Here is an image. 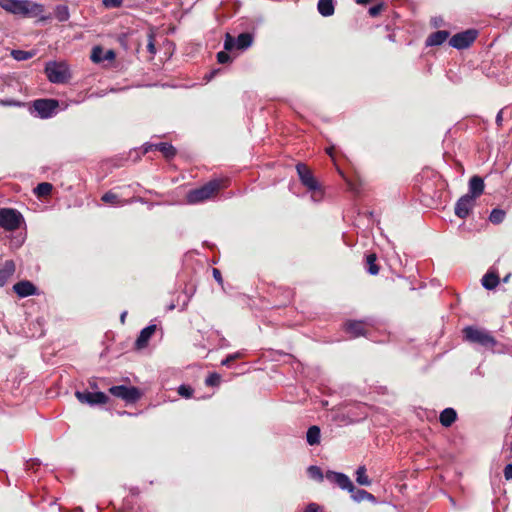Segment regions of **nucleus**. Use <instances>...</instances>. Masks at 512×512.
Returning a JSON list of instances; mask_svg holds the SVG:
<instances>
[{
  "label": "nucleus",
  "instance_id": "obj_37",
  "mask_svg": "<svg viewBox=\"0 0 512 512\" xmlns=\"http://www.w3.org/2000/svg\"><path fill=\"white\" fill-rule=\"evenodd\" d=\"M220 375L216 372L210 373L208 377L205 379V384L207 386H217L220 383Z\"/></svg>",
  "mask_w": 512,
  "mask_h": 512
},
{
  "label": "nucleus",
  "instance_id": "obj_45",
  "mask_svg": "<svg viewBox=\"0 0 512 512\" xmlns=\"http://www.w3.org/2000/svg\"><path fill=\"white\" fill-rule=\"evenodd\" d=\"M212 275L216 282H218L219 284L223 283V278H222L220 270L213 268Z\"/></svg>",
  "mask_w": 512,
  "mask_h": 512
},
{
  "label": "nucleus",
  "instance_id": "obj_53",
  "mask_svg": "<svg viewBox=\"0 0 512 512\" xmlns=\"http://www.w3.org/2000/svg\"><path fill=\"white\" fill-rule=\"evenodd\" d=\"M215 73H216V71H212V72L210 73V76H209V78H208V79L210 80V79L214 76V74H215Z\"/></svg>",
  "mask_w": 512,
  "mask_h": 512
},
{
  "label": "nucleus",
  "instance_id": "obj_10",
  "mask_svg": "<svg viewBox=\"0 0 512 512\" xmlns=\"http://www.w3.org/2000/svg\"><path fill=\"white\" fill-rule=\"evenodd\" d=\"M75 396L81 403H86L90 406L106 404L109 400L108 396L104 392H101V391H97V392H90L87 390L76 391Z\"/></svg>",
  "mask_w": 512,
  "mask_h": 512
},
{
  "label": "nucleus",
  "instance_id": "obj_36",
  "mask_svg": "<svg viewBox=\"0 0 512 512\" xmlns=\"http://www.w3.org/2000/svg\"><path fill=\"white\" fill-rule=\"evenodd\" d=\"M178 394L184 398H191L193 395V388L190 385L187 384H181L178 387Z\"/></svg>",
  "mask_w": 512,
  "mask_h": 512
},
{
  "label": "nucleus",
  "instance_id": "obj_48",
  "mask_svg": "<svg viewBox=\"0 0 512 512\" xmlns=\"http://www.w3.org/2000/svg\"><path fill=\"white\" fill-rule=\"evenodd\" d=\"M502 120H503V118H502V110H500L497 113V115H496V123H497V125H501L502 124Z\"/></svg>",
  "mask_w": 512,
  "mask_h": 512
},
{
  "label": "nucleus",
  "instance_id": "obj_9",
  "mask_svg": "<svg viewBox=\"0 0 512 512\" xmlns=\"http://www.w3.org/2000/svg\"><path fill=\"white\" fill-rule=\"evenodd\" d=\"M109 392L127 403H135L141 397L140 390L134 386L116 385L110 387Z\"/></svg>",
  "mask_w": 512,
  "mask_h": 512
},
{
  "label": "nucleus",
  "instance_id": "obj_6",
  "mask_svg": "<svg viewBox=\"0 0 512 512\" xmlns=\"http://www.w3.org/2000/svg\"><path fill=\"white\" fill-rule=\"evenodd\" d=\"M59 101L52 98L37 99L32 103L31 113L40 119H49L57 114Z\"/></svg>",
  "mask_w": 512,
  "mask_h": 512
},
{
  "label": "nucleus",
  "instance_id": "obj_38",
  "mask_svg": "<svg viewBox=\"0 0 512 512\" xmlns=\"http://www.w3.org/2000/svg\"><path fill=\"white\" fill-rule=\"evenodd\" d=\"M147 50L151 55L156 54L155 35L153 32L148 33Z\"/></svg>",
  "mask_w": 512,
  "mask_h": 512
},
{
  "label": "nucleus",
  "instance_id": "obj_22",
  "mask_svg": "<svg viewBox=\"0 0 512 512\" xmlns=\"http://www.w3.org/2000/svg\"><path fill=\"white\" fill-rule=\"evenodd\" d=\"M306 441L310 446L320 444L321 441V430L317 425H312L306 432Z\"/></svg>",
  "mask_w": 512,
  "mask_h": 512
},
{
  "label": "nucleus",
  "instance_id": "obj_46",
  "mask_svg": "<svg viewBox=\"0 0 512 512\" xmlns=\"http://www.w3.org/2000/svg\"><path fill=\"white\" fill-rule=\"evenodd\" d=\"M104 60H112L115 58V52L113 50H107L103 56Z\"/></svg>",
  "mask_w": 512,
  "mask_h": 512
},
{
  "label": "nucleus",
  "instance_id": "obj_25",
  "mask_svg": "<svg viewBox=\"0 0 512 512\" xmlns=\"http://www.w3.org/2000/svg\"><path fill=\"white\" fill-rule=\"evenodd\" d=\"M54 16L59 22H66L70 18V10L67 5L59 4L54 8Z\"/></svg>",
  "mask_w": 512,
  "mask_h": 512
},
{
  "label": "nucleus",
  "instance_id": "obj_18",
  "mask_svg": "<svg viewBox=\"0 0 512 512\" xmlns=\"http://www.w3.org/2000/svg\"><path fill=\"white\" fill-rule=\"evenodd\" d=\"M345 331L353 338L365 335V327L363 321L351 320L345 323Z\"/></svg>",
  "mask_w": 512,
  "mask_h": 512
},
{
  "label": "nucleus",
  "instance_id": "obj_50",
  "mask_svg": "<svg viewBox=\"0 0 512 512\" xmlns=\"http://www.w3.org/2000/svg\"><path fill=\"white\" fill-rule=\"evenodd\" d=\"M370 0H356V3L357 4H360V5H365L369 2Z\"/></svg>",
  "mask_w": 512,
  "mask_h": 512
},
{
  "label": "nucleus",
  "instance_id": "obj_40",
  "mask_svg": "<svg viewBox=\"0 0 512 512\" xmlns=\"http://www.w3.org/2000/svg\"><path fill=\"white\" fill-rule=\"evenodd\" d=\"M217 61L220 64H226L231 62V57L226 51H220L217 53Z\"/></svg>",
  "mask_w": 512,
  "mask_h": 512
},
{
  "label": "nucleus",
  "instance_id": "obj_51",
  "mask_svg": "<svg viewBox=\"0 0 512 512\" xmlns=\"http://www.w3.org/2000/svg\"><path fill=\"white\" fill-rule=\"evenodd\" d=\"M174 308H175V305H174V304H170V305L168 306V310H173Z\"/></svg>",
  "mask_w": 512,
  "mask_h": 512
},
{
  "label": "nucleus",
  "instance_id": "obj_5",
  "mask_svg": "<svg viewBox=\"0 0 512 512\" xmlns=\"http://www.w3.org/2000/svg\"><path fill=\"white\" fill-rule=\"evenodd\" d=\"M296 172L301 184L312 194L311 198L314 200L316 193H319L322 196L321 186L318 180L314 177L312 171L309 167L299 162L296 164Z\"/></svg>",
  "mask_w": 512,
  "mask_h": 512
},
{
  "label": "nucleus",
  "instance_id": "obj_56",
  "mask_svg": "<svg viewBox=\"0 0 512 512\" xmlns=\"http://www.w3.org/2000/svg\"><path fill=\"white\" fill-rule=\"evenodd\" d=\"M508 279H509V276L507 275V276L503 279V281H504V282H507V281H508Z\"/></svg>",
  "mask_w": 512,
  "mask_h": 512
},
{
  "label": "nucleus",
  "instance_id": "obj_58",
  "mask_svg": "<svg viewBox=\"0 0 512 512\" xmlns=\"http://www.w3.org/2000/svg\"><path fill=\"white\" fill-rule=\"evenodd\" d=\"M437 23H439V20H436V22L434 23V26H437L438 25Z\"/></svg>",
  "mask_w": 512,
  "mask_h": 512
},
{
  "label": "nucleus",
  "instance_id": "obj_52",
  "mask_svg": "<svg viewBox=\"0 0 512 512\" xmlns=\"http://www.w3.org/2000/svg\"><path fill=\"white\" fill-rule=\"evenodd\" d=\"M450 502H451V504H452L454 507L456 506V502H455V500H454L453 498H450Z\"/></svg>",
  "mask_w": 512,
  "mask_h": 512
},
{
  "label": "nucleus",
  "instance_id": "obj_35",
  "mask_svg": "<svg viewBox=\"0 0 512 512\" xmlns=\"http://www.w3.org/2000/svg\"><path fill=\"white\" fill-rule=\"evenodd\" d=\"M103 56H104V51L100 46L93 47L92 53H91V60L94 63L102 62L104 60Z\"/></svg>",
  "mask_w": 512,
  "mask_h": 512
},
{
  "label": "nucleus",
  "instance_id": "obj_7",
  "mask_svg": "<svg viewBox=\"0 0 512 512\" xmlns=\"http://www.w3.org/2000/svg\"><path fill=\"white\" fill-rule=\"evenodd\" d=\"M24 222L23 215L13 208L0 209V227L6 231H15Z\"/></svg>",
  "mask_w": 512,
  "mask_h": 512
},
{
  "label": "nucleus",
  "instance_id": "obj_4",
  "mask_svg": "<svg viewBox=\"0 0 512 512\" xmlns=\"http://www.w3.org/2000/svg\"><path fill=\"white\" fill-rule=\"evenodd\" d=\"M44 72L54 84H64L71 77L69 66L65 62L49 61L45 64Z\"/></svg>",
  "mask_w": 512,
  "mask_h": 512
},
{
  "label": "nucleus",
  "instance_id": "obj_13",
  "mask_svg": "<svg viewBox=\"0 0 512 512\" xmlns=\"http://www.w3.org/2000/svg\"><path fill=\"white\" fill-rule=\"evenodd\" d=\"M160 151L163 156L167 159H171L176 155V149L175 147L168 143V142H160V143H146L144 145V151L143 153H148L150 151Z\"/></svg>",
  "mask_w": 512,
  "mask_h": 512
},
{
  "label": "nucleus",
  "instance_id": "obj_30",
  "mask_svg": "<svg viewBox=\"0 0 512 512\" xmlns=\"http://www.w3.org/2000/svg\"><path fill=\"white\" fill-rule=\"evenodd\" d=\"M307 474L311 479L317 482H322L325 478V474L322 472L321 468L316 465H310L307 468Z\"/></svg>",
  "mask_w": 512,
  "mask_h": 512
},
{
  "label": "nucleus",
  "instance_id": "obj_20",
  "mask_svg": "<svg viewBox=\"0 0 512 512\" xmlns=\"http://www.w3.org/2000/svg\"><path fill=\"white\" fill-rule=\"evenodd\" d=\"M457 419V412L454 408L448 407L441 411L439 421L443 427H450Z\"/></svg>",
  "mask_w": 512,
  "mask_h": 512
},
{
  "label": "nucleus",
  "instance_id": "obj_54",
  "mask_svg": "<svg viewBox=\"0 0 512 512\" xmlns=\"http://www.w3.org/2000/svg\"><path fill=\"white\" fill-rule=\"evenodd\" d=\"M332 150H333V148H328V149H327V153H328L329 155H332Z\"/></svg>",
  "mask_w": 512,
  "mask_h": 512
},
{
  "label": "nucleus",
  "instance_id": "obj_31",
  "mask_svg": "<svg viewBox=\"0 0 512 512\" xmlns=\"http://www.w3.org/2000/svg\"><path fill=\"white\" fill-rule=\"evenodd\" d=\"M102 201L105 202V203H109V204H112V205H115V206H122L124 205L127 201H123V200H120L118 195L109 191V192H106L103 196H102Z\"/></svg>",
  "mask_w": 512,
  "mask_h": 512
},
{
  "label": "nucleus",
  "instance_id": "obj_16",
  "mask_svg": "<svg viewBox=\"0 0 512 512\" xmlns=\"http://www.w3.org/2000/svg\"><path fill=\"white\" fill-rule=\"evenodd\" d=\"M16 266L13 260H6L0 267V287H4L14 275Z\"/></svg>",
  "mask_w": 512,
  "mask_h": 512
},
{
  "label": "nucleus",
  "instance_id": "obj_17",
  "mask_svg": "<svg viewBox=\"0 0 512 512\" xmlns=\"http://www.w3.org/2000/svg\"><path fill=\"white\" fill-rule=\"evenodd\" d=\"M484 181L480 176H473L469 180V191L467 195L477 199L484 192Z\"/></svg>",
  "mask_w": 512,
  "mask_h": 512
},
{
  "label": "nucleus",
  "instance_id": "obj_59",
  "mask_svg": "<svg viewBox=\"0 0 512 512\" xmlns=\"http://www.w3.org/2000/svg\"><path fill=\"white\" fill-rule=\"evenodd\" d=\"M437 23H439V20H436V22L434 23V26H437L438 25Z\"/></svg>",
  "mask_w": 512,
  "mask_h": 512
},
{
  "label": "nucleus",
  "instance_id": "obj_47",
  "mask_svg": "<svg viewBox=\"0 0 512 512\" xmlns=\"http://www.w3.org/2000/svg\"><path fill=\"white\" fill-rule=\"evenodd\" d=\"M2 104L6 105V106H20L21 105L20 102L15 101V100H5V101H2Z\"/></svg>",
  "mask_w": 512,
  "mask_h": 512
},
{
  "label": "nucleus",
  "instance_id": "obj_12",
  "mask_svg": "<svg viewBox=\"0 0 512 512\" xmlns=\"http://www.w3.org/2000/svg\"><path fill=\"white\" fill-rule=\"evenodd\" d=\"M475 204L476 199H474L473 196L465 194L457 200L454 207V213L457 217L461 219H466L469 216Z\"/></svg>",
  "mask_w": 512,
  "mask_h": 512
},
{
  "label": "nucleus",
  "instance_id": "obj_14",
  "mask_svg": "<svg viewBox=\"0 0 512 512\" xmlns=\"http://www.w3.org/2000/svg\"><path fill=\"white\" fill-rule=\"evenodd\" d=\"M13 291L20 298H26L38 294L37 287L28 280H21L14 284Z\"/></svg>",
  "mask_w": 512,
  "mask_h": 512
},
{
  "label": "nucleus",
  "instance_id": "obj_43",
  "mask_svg": "<svg viewBox=\"0 0 512 512\" xmlns=\"http://www.w3.org/2000/svg\"><path fill=\"white\" fill-rule=\"evenodd\" d=\"M503 473L506 480H512V462L504 467Z\"/></svg>",
  "mask_w": 512,
  "mask_h": 512
},
{
  "label": "nucleus",
  "instance_id": "obj_29",
  "mask_svg": "<svg viewBox=\"0 0 512 512\" xmlns=\"http://www.w3.org/2000/svg\"><path fill=\"white\" fill-rule=\"evenodd\" d=\"M35 55V51H26L20 49H14L11 51V56L16 61H26L31 59Z\"/></svg>",
  "mask_w": 512,
  "mask_h": 512
},
{
  "label": "nucleus",
  "instance_id": "obj_49",
  "mask_svg": "<svg viewBox=\"0 0 512 512\" xmlns=\"http://www.w3.org/2000/svg\"><path fill=\"white\" fill-rule=\"evenodd\" d=\"M126 315H127V312H126V311H124V312H122V313H121V315H120V320H121V322H122V323H124Z\"/></svg>",
  "mask_w": 512,
  "mask_h": 512
},
{
  "label": "nucleus",
  "instance_id": "obj_15",
  "mask_svg": "<svg viewBox=\"0 0 512 512\" xmlns=\"http://www.w3.org/2000/svg\"><path fill=\"white\" fill-rule=\"evenodd\" d=\"M156 328V324H149L148 326L143 328L135 341V347L137 349L145 348L148 344L149 339L155 333Z\"/></svg>",
  "mask_w": 512,
  "mask_h": 512
},
{
  "label": "nucleus",
  "instance_id": "obj_19",
  "mask_svg": "<svg viewBox=\"0 0 512 512\" xmlns=\"http://www.w3.org/2000/svg\"><path fill=\"white\" fill-rule=\"evenodd\" d=\"M449 35L450 33L446 30H438L436 32H433L427 37L425 45L427 47L439 46L447 40Z\"/></svg>",
  "mask_w": 512,
  "mask_h": 512
},
{
  "label": "nucleus",
  "instance_id": "obj_33",
  "mask_svg": "<svg viewBox=\"0 0 512 512\" xmlns=\"http://www.w3.org/2000/svg\"><path fill=\"white\" fill-rule=\"evenodd\" d=\"M52 189H53V186L51 183L42 182L36 186V188L34 189V192H35V194H37V196L44 197V196L49 195L51 193Z\"/></svg>",
  "mask_w": 512,
  "mask_h": 512
},
{
  "label": "nucleus",
  "instance_id": "obj_1",
  "mask_svg": "<svg viewBox=\"0 0 512 512\" xmlns=\"http://www.w3.org/2000/svg\"><path fill=\"white\" fill-rule=\"evenodd\" d=\"M462 334L463 340L471 345H477L492 352H501L495 349L498 345V341L491 332L485 328L469 325L463 328Z\"/></svg>",
  "mask_w": 512,
  "mask_h": 512
},
{
  "label": "nucleus",
  "instance_id": "obj_21",
  "mask_svg": "<svg viewBox=\"0 0 512 512\" xmlns=\"http://www.w3.org/2000/svg\"><path fill=\"white\" fill-rule=\"evenodd\" d=\"M317 9L323 17L332 16L335 11V0H319Z\"/></svg>",
  "mask_w": 512,
  "mask_h": 512
},
{
  "label": "nucleus",
  "instance_id": "obj_57",
  "mask_svg": "<svg viewBox=\"0 0 512 512\" xmlns=\"http://www.w3.org/2000/svg\"><path fill=\"white\" fill-rule=\"evenodd\" d=\"M121 414H122V415H124V414L130 415V413H128V412H126V411H123Z\"/></svg>",
  "mask_w": 512,
  "mask_h": 512
},
{
  "label": "nucleus",
  "instance_id": "obj_24",
  "mask_svg": "<svg viewBox=\"0 0 512 512\" xmlns=\"http://www.w3.org/2000/svg\"><path fill=\"white\" fill-rule=\"evenodd\" d=\"M482 286L487 290L495 289L499 284V276L495 272H487L481 279Z\"/></svg>",
  "mask_w": 512,
  "mask_h": 512
},
{
  "label": "nucleus",
  "instance_id": "obj_44",
  "mask_svg": "<svg viewBox=\"0 0 512 512\" xmlns=\"http://www.w3.org/2000/svg\"><path fill=\"white\" fill-rule=\"evenodd\" d=\"M305 512H323L320 506L316 503H310L307 505Z\"/></svg>",
  "mask_w": 512,
  "mask_h": 512
},
{
  "label": "nucleus",
  "instance_id": "obj_55",
  "mask_svg": "<svg viewBox=\"0 0 512 512\" xmlns=\"http://www.w3.org/2000/svg\"><path fill=\"white\" fill-rule=\"evenodd\" d=\"M388 38L390 41H394V37L392 35H389Z\"/></svg>",
  "mask_w": 512,
  "mask_h": 512
},
{
  "label": "nucleus",
  "instance_id": "obj_42",
  "mask_svg": "<svg viewBox=\"0 0 512 512\" xmlns=\"http://www.w3.org/2000/svg\"><path fill=\"white\" fill-rule=\"evenodd\" d=\"M240 356H241V354L239 352H236V353H233V354H229L225 359H223L221 361V364L223 366H229L232 361H234L235 359L239 358Z\"/></svg>",
  "mask_w": 512,
  "mask_h": 512
},
{
  "label": "nucleus",
  "instance_id": "obj_23",
  "mask_svg": "<svg viewBox=\"0 0 512 512\" xmlns=\"http://www.w3.org/2000/svg\"><path fill=\"white\" fill-rule=\"evenodd\" d=\"M254 37L251 33H240L236 37L237 50L245 51L253 44Z\"/></svg>",
  "mask_w": 512,
  "mask_h": 512
},
{
  "label": "nucleus",
  "instance_id": "obj_41",
  "mask_svg": "<svg viewBox=\"0 0 512 512\" xmlns=\"http://www.w3.org/2000/svg\"><path fill=\"white\" fill-rule=\"evenodd\" d=\"M383 8H384V4L383 3H379L377 5H374V6L370 7L369 10H368V13H369V15L371 17H376V16H378L381 13Z\"/></svg>",
  "mask_w": 512,
  "mask_h": 512
},
{
  "label": "nucleus",
  "instance_id": "obj_27",
  "mask_svg": "<svg viewBox=\"0 0 512 512\" xmlns=\"http://www.w3.org/2000/svg\"><path fill=\"white\" fill-rule=\"evenodd\" d=\"M367 470L364 465H361L356 470V482L361 486H370L371 480L366 474Z\"/></svg>",
  "mask_w": 512,
  "mask_h": 512
},
{
  "label": "nucleus",
  "instance_id": "obj_28",
  "mask_svg": "<svg viewBox=\"0 0 512 512\" xmlns=\"http://www.w3.org/2000/svg\"><path fill=\"white\" fill-rule=\"evenodd\" d=\"M377 257L375 254H368L366 256V271L370 275H377L379 272V266L376 264Z\"/></svg>",
  "mask_w": 512,
  "mask_h": 512
},
{
  "label": "nucleus",
  "instance_id": "obj_2",
  "mask_svg": "<svg viewBox=\"0 0 512 512\" xmlns=\"http://www.w3.org/2000/svg\"><path fill=\"white\" fill-rule=\"evenodd\" d=\"M0 7L6 12L22 17L39 16L44 6L30 0H0Z\"/></svg>",
  "mask_w": 512,
  "mask_h": 512
},
{
  "label": "nucleus",
  "instance_id": "obj_3",
  "mask_svg": "<svg viewBox=\"0 0 512 512\" xmlns=\"http://www.w3.org/2000/svg\"><path fill=\"white\" fill-rule=\"evenodd\" d=\"M223 187V180L212 179L204 185L192 189L187 193L186 200L189 204H198L210 199Z\"/></svg>",
  "mask_w": 512,
  "mask_h": 512
},
{
  "label": "nucleus",
  "instance_id": "obj_11",
  "mask_svg": "<svg viewBox=\"0 0 512 512\" xmlns=\"http://www.w3.org/2000/svg\"><path fill=\"white\" fill-rule=\"evenodd\" d=\"M325 479L342 490L353 491L354 489V484L345 473L327 470Z\"/></svg>",
  "mask_w": 512,
  "mask_h": 512
},
{
  "label": "nucleus",
  "instance_id": "obj_8",
  "mask_svg": "<svg viewBox=\"0 0 512 512\" xmlns=\"http://www.w3.org/2000/svg\"><path fill=\"white\" fill-rule=\"evenodd\" d=\"M478 31L475 29H468L454 34L450 40L449 45L457 50L468 48L477 38Z\"/></svg>",
  "mask_w": 512,
  "mask_h": 512
},
{
  "label": "nucleus",
  "instance_id": "obj_39",
  "mask_svg": "<svg viewBox=\"0 0 512 512\" xmlns=\"http://www.w3.org/2000/svg\"><path fill=\"white\" fill-rule=\"evenodd\" d=\"M123 0H102L105 8H119L122 6Z\"/></svg>",
  "mask_w": 512,
  "mask_h": 512
},
{
  "label": "nucleus",
  "instance_id": "obj_34",
  "mask_svg": "<svg viewBox=\"0 0 512 512\" xmlns=\"http://www.w3.org/2000/svg\"><path fill=\"white\" fill-rule=\"evenodd\" d=\"M224 49L226 51H232L234 49H237L236 37H234L231 34L227 33L225 35V39H224Z\"/></svg>",
  "mask_w": 512,
  "mask_h": 512
},
{
  "label": "nucleus",
  "instance_id": "obj_26",
  "mask_svg": "<svg viewBox=\"0 0 512 512\" xmlns=\"http://www.w3.org/2000/svg\"><path fill=\"white\" fill-rule=\"evenodd\" d=\"M348 492L351 494V498L355 502H361L363 500H375V497L364 489H356L354 487L353 491Z\"/></svg>",
  "mask_w": 512,
  "mask_h": 512
},
{
  "label": "nucleus",
  "instance_id": "obj_32",
  "mask_svg": "<svg viewBox=\"0 0 512 512\" xmlns=\"http://www.w3.org/2000/svg\"><path fill=\"white\" fill-rule=\"evenodd\" d=\"M505 216H506V212L504 210L499 209V208H494L489 215V220L493 224H500L504 221Z\"/></svg>",
  "mask_w": 512,
  "mask_h": 512
}]
</instances>
